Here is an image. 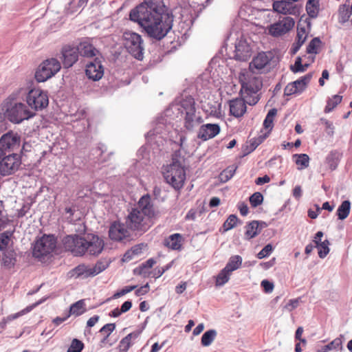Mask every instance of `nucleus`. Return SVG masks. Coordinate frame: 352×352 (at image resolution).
<instances>
[{"label": "nucleus", "instance_id": "obj_38", "mask_svg": "<svg viewBox=\"0 0 352 352\" xmlns=\"http://www.w3.org/2000/svg\"><path fill=\"white\" fill-rule=\"evenodd\" d=\"M217 336V331L214 329H210L206 331L201 337V344L204 346H210L214 340Z\"/></svg>", "mask_w": 352, "mask_h": 352}, {"label": "nucleus", "instance_id": "obj_49", "mask_svg": "<svg viewBox=\"0 0 352 352\" xmlns=\"http://www.w3.org/2000/svg\"><path fill=\"white\" fill-rule=\"evenodd\" d=\"M329 241L326 239L320 243H317L316 248L318 250V256L320 258H324L329 252Z\"/></svg>", "mask_w": 352, "mask_h": 352}, {"label": "nucleus", "instance_id": "obj_8", "mask_svg": "<svg viewBox=\"0 0 352 352\" xmlns=\"http://www.w3.org/2000/svg\"><path fill=\"white\" fill-rule=\"evenodd\" d=\"M262 80L258 78H253L248 82L242 84L241 94L245 98L247 104L254 105L258 101L257 93L262 88Z\"/></svg>", "mask_w": 352, "mask_h": 352}, {"label": "nucleus", "instance_id": "obj_3", "mask_svg": "<svg viewBox=\"0 0 352 352\" xmlns=\"http://www.w3.org/2000/svg\"><path fill=\"white\" fill-rule=\"evenodd\" d=\"M181 112L184 115V125L186 130L193 131L202 122L203 118L199 113H196L195 101L192 96H186L181 102Z\"/></svg>", "mask_w": 352, "mask_h": 352}, {"label": "nucleus", "instance_id": "obj_39", "mask_svg": "<svg viewBox=\"0 0 352 352\" xmlns=\"http://www.w3.org/2000/svg\"><path fill=\"white\" fill-rule=\"evenodd\" d=\"M276 113H277L276 109H274V108L271 109L268 111V113L264 120L263 126L265 129L268 130V133H270L273 129V126H274L273 120H274V118L275 117V116L276 115Z\"/></svg>", "mask_w": 352, "mask_h": 352}, {"label": "nucleus", "instance_id": "obj_12", "mask_svg": "<svg viewBox=\"0 0 352 352\" xmlns=\"http://www.w3.org/2000/svg\"><path fill=\"white\" fill-rule=\"evenodd\" d=\"M85 238L77 234L67 235L63 240V246L66 250L71 252L74 256L85 255Z\"/></svg>", "mask_w": 352, "mask_h": 352}, {"label": "nucleus", "instance_id": "obj_22", "mask_svg": "<svg viewBox=\"0 0 352 352\" xmlns=\"http://www.w3.org/2000/svg\"><path fill=\"white\" fill-rule=\"evenodd\" d=\"M220 132V126L217 124H206L202 125L197 137L204 141L215 137Z\"/></svg>", "mask_w": 352, "mask_h": 352}, {"label": "nucleus", "instance_id": "obj_4", "mask_svg": "<svg viewBox=\"0 0 352 352\" xmlns=\"http://www.w3.org/2000/svg\"><path fill=\"white\" fill-rule=\"evenodd\" d=\"M5 117L11 122L19 124L25 120H28L35 113L29 110L28 107L22 102H6L3 106Z\"/></svg>", "mask_w": 352, "mask_h": 352}, {"label": "nucleus", "instance_id": "obj_17", "mask_svg": "<svg viewBox=\"0 0 352 352\" xmlns=\"http://www.w3.org/2000/svg\"><path fill=\"white\" fill-rule=\"evenodd\" d=\"M272 8L275 12L285 15H298L300 13V7L297 4L286 0L274 1Z\"/></svg>", "mask_w": 352, "mask_h": 352}, {"label": "nucleus", "instance_id": "obj_59", "mask_svg": "<svg viewBox=\"0 0 352 352\" xmlns=\"http://www.w3.org/2000/svg\"><path fill=\"white\" fill-rule=\"evenodd\" d=\"M299 93L297 90L296 87H295L292 82L289 83L285 88L284 94L285 96H291L294 94Z\"/></svg>", "mask_w": 352, "mask_h": 352}, {"label": "nucleus", "instance_id": "obj_5", "mask_svg": "<svg viewBox=\"0 0 352 352\" xmlns=\"http://www.w3.org/2000/svg\"><path fill=\"white\" fill-rule=\"evenodd\" d=\"M122 39L126 52L134 58L142 60L144 54V43L142 36L135 32L126 30L123 32Z\"/></svg>", "mask_w": 352, "mask_h": 352}, {"label": "nucleus", "instance_id": "obj_52", "mask_svg": "<svg viewBox=\"0 0 352 352\" xmlns=\"http://www.w3.org/2000/svg\"><path fill=\"white\" fill-rule=\"evenodd\" d=\"M250 202L253 208L261 205L263 201V196L259 192H256L250 197Z\"/></svg>", "mask_w": 352, "mask_h": 352}, {"label": "nucleus", "instance_id": "obj_26", "mask_svg": "<svg viewBox=\"0 0 352 352\" xmlns=\"http://www.w3.org/2000/svg\"><path fill=\"white\" fill-rule=\"evenodd\" d=\"M182 236L179 233L170 235L164 241V245L173 250H180L182 247Z\"/></svg>", "mask_w": 352, "mask_h": 352}, {"label": "nucleus", "instance_id": "obj_64", "mask_svg": "<svg viewBox=\"0 0 352 352\" xmlns=\"http://www.w3.org/2000/svg\"><path fill=\"white\" fill-rule=\"evenodd\" d=\"M270 177L268 175H265L263 177H258L255 180V183H256V185H263V184H264L265 183L270 182Z\"/></svg>", "mask_w": 352, "mask_h": 352}, {"label": "nucleus", "instance_id": "obj_30", "mask_svg": "<svg viewBox=\"0 0 352 352\" xmlns=\"http://www.w3.org/2000/svg\"><path fill=\"white\" fill-rule=\"evenodd\" d=\"M351 210V202L349 200H345L341 203L338 206L336 214L338 219L344 220L349 214Z\"/></svg>", "mask_w": 352, "mask_h": 352}, {"label": "nucleus", "instance_id": "obj_40", "mask_svg": "<svg viewBox=\"0 0 352 352\" xmlns=\"http://www.w3.org/2000/svg\"><path fill=\"white\" fill-rule=\"evenodd\" d=\"M116 324L114 323H108L104 325L99 331V333L103 335L100 342L104 344L107 342L109 336L115 330Z\"/></svg>", "mask_w": 352, "mask_h": 352}, {"label": "nucleus", "instance_id": "obj_48", "mask_svg": "<svg viewBox=\"0 0 352 352\" xmlns=\"http://www.w3.org/2000/svg\"><path fill=\"white\" fill-rule=\"evenodd\" d=\"M10 223V219L4 208L3 201L0 200V230L4 229Z\"/></svg>", "mask_w": 352, "mask_h": 352}, {"label": "nucleus", "instance_id": "obj_41", "mask_svg": "<svg viewBox=\"0 0 352 352\" xmlns=\"http://www.w3.org/2000/svg\"><path fill=\"white\" fill-rule=\"evenodd\" d=\"M343 336H340L338 338H335L328 344L324 345L326 350L327 351H342L343 349V341H342Z\"/></svg>", "mask_w": 352, "mask_h": 352}, {"label": "nucleus", "instance_id": "obj_20", "mask_svg": "<svg viewBox=\"0 0 352 352\" xmlns=\"http://www.w3.org/2000/svg\"><path fill=\"white\" fill-rule=\"evenodd\" d=\"M272 59L271 53L260 52L255 56L250 63V69L252 72L262 73Z\"/></svg>", "mask_w": 352, "mask_h": 352}, {"label": "nucleus", "instance_id": "obj_33", "mask_svg": "<svg viewBox=\"0 0 352 352\" xmlns=\"http://www.w3.org/2000/svg\"><path fill=\"white\" fill-rule=\"evenodd\" d=\"M340 154L336 151H331L326 157V163L331 170H335L340 162Z\"/></svg>", "mask_w": 352, "mask_h": 352}, {"label": "nucleus", "instance_id": "obj_31", "mask_svg": "<svg viewBox=\"0 0 352 352\" xmlns=\"http://www.w3.org/2000/svg\"><path fill=\"white\" fill-rule=\"evenodd\" d=\"M139 336V333L133 332L128 334L126 336L123 338L119 344L120 352H127L131 346V340L132 338H137Z\"/></svg>", "mask_w": 352, "mask_h": 352}, {"label": "nucleus", "instance_id": "obj_53", "mask_svg": "<svg viewBox=\"0 0 352 352\" xmlns=\"http://www.w3.org/2000/svg\"><path fill=\"white\" fill-rule=\"evenodd\" d=\"M238 220L235 214H230L223 225L224 230L228 231L232 229L236 225Z\"/></svg>", "mask_w": 352, "mask_h": 352}, {"label": "nucleus", "instance_id": "obj_60", "mask_svg": "<svg viewBox=\"0 0 352 352\" xmlns=\"http://www.w3.org/2000/svg\"><path fill=\"white\" fill-rule=\"evenodd\" d=\"M299 304V300L298 299H291L289 300V302L285 305V309H287L289 311H292L293 309H296Z\"/></svg>", "mask_w": 352, "mask_h": 352}, {"label": "nucleus", "instance_id": "obj_9", "mask_svg": "<svg viewBox=\"0 0 352 352\" xmlns=\"http://www.w3.org/2000/svg\"><path fill=\"white\" fill-rule=\"evenodd\" d=\"M56 246V239L54 235H43L38 239L33 248V256L41 258L51 254Z\"/></svg>", "mask_w": 352, "mask_h": 352}, {"label": "nucleus", "instance_id": "obj_2", "mask_svg": "<svg viewBox=\"0 0 352 352\" xmlns=\"http://www.w3.org/2000/svg\"><path fill=\"white\" fill-rule=\"evenodd\" d=\"M138 205V208H132L126 217L125 223L129 230L145 232L151 227V219L156 214L148 195L142 196Z\"/></svg>", "mask_w": 352, "mask_h": 352}, {"label": "nucleus", "instance_id": "obj_25", "mask_svg": "<svg viewBox=\"0 0 352 352\" xmlns=\"http://www.w3.org/2000/svg\"><path fill=\"white\" fill-rule=\"evenodd\" d=\"M3 253V264L7 268L13 267L17 260H16V252L12 248H8L3 251H1Z\"/></svg>", "mask_w": 352, "mask_h": 352}, {"label": "nucleus", "instance_id": "obj_62", "mask_svg": "<svg viewBox=\"0 0 352 352\" xmlns=\"http://www.w3.org/2000/svg\"><path fill=\"white\" fill-rule=\"evenodd\" d=\"M149 290V285L148 283L144 285V286H142L141 287L138 288L135 290V295L137 296H142L146 294Z\"/></svg>", "mask_w": 352, "mask_h": 352}, {"label": "nucleus", "instance_id": "obj_29", "mask_svg": "<svg viewBox=\"0 0 352 352\" xmlns=\"http://www.w3.org/2000/svg\"><path fill=\"white\" fill-rule=\"evenodd\" d=\"M319 0H308L306 3V11L310 18L315 19L319 12Z\"/></svg>", "mask_w": 352, "mask_h": 352}, {"label": "nucleus", "instance_id": "obj_18", "mask_svg": "<svg viewBox=\"0 0 352 352\" xmlns=\"http://www.w3.org/2000/svg\"><path fill=\"white\" fill-rule=\"evenodd\" d=\"M129 230L126 223H122L120 221H114L109 228V235L111 239L120 241L129 237L130 232Z\"/></svg>", "mask_w": 352, "mask_h": 352}, {"label": "nucleus", "instance_id": "obj_32", "mask_svg": "<svg viewBox=\"0 0 352 352\" xmlns=\"http://www.w3.org/2000/svg\"><path fill=\"white\" fill-rule=\"evenodd\" d=\"M245 236L248 239H252L258 235L260 232L259 221H252L249 223L246 226Z\"/></svg>", "mask_w": 352, "mask_h": 352}, {"label": "nucleus", "instance_id": "obj_15", "mask_svg": "<svg viewBox=\"0 0 352 352\" xmlns=\"http://www.w3.org/2000/svg\"><path fill=\"white\" fill-rule=\"evenodd\" d=\"M295 21L290 16H285L283 20L272 24L269 28L270 34L275 37L286 34L294 26Z\"/></svg>", "mask_w": 352, "mask_h": 352}, {"label": "nucleus", "instance_id": "obj_63", "mask_svg": "<svg viewBox=\"0 0 352 352\" xmlns=\"http://www.w3.org/2000/svg\"><path fill=\"white\" fill-rule=\"evenodd\" d=\"M238 208L240 211V213L242 216H246L248 213L249 208L248 205L243 202H240L238 205Z\"/></svg>", "mask_w": 352, "mask_h": 352}, {"label": "nucleus", "instance_id": "obj_21", "mask_svg": "<svg viewBox=\"0 0 352 352\" xmlns=\"http://www.w3.org/2000/svg\"><path fill=\"white\" fill-rule=\"evenodd\" d=\"M235 55L236 60L246 61L252 54V50L245 39L240 38L235 43Z\"/></svg>", "mask_w": 352, "mask_h": 352}, {"label": "nucleus", "instance_id": "obj_47", "mask_svg": "<svg viewBox=\"0 0 352 352\" xmlns=\"http://www.w3.org/2000/svg\"><path fill=\"white\" fill-rule=\"evenodd\" d=\"M155 261L153 258H149L144 263H142L138 267L134 270V273L136 274H145L146 273V270L151 269L154 264Z\"/></svg>", "mask_w": 352, "mask_h": 352}, {"label": "nucleus", "instance_id": "obj_51", "mask_svg": "<svg viewBox=\"0 0 352 352\" xmlns=\"http://www.w3.org/2000/svg\"><path fill=\"white\" fill-rule=\"evenodd\" d=\"M84 348V344L82 341L77 338L72 340L67 352H81Z\"/></svg>", "mask_w": 352, "mask_h": 352}, {"label": "nucleus", "instance_id": "obj_11", "mask_svg": "<svg viewBox=\"0 0 352 352\" xmlns=\"http://www.w3.org/2000/svg\"><path fill=\"white\" fill-rule=\"evenodd\" d=\"M26 102L28 106L35 111L45 108L49 104L47 93L40 89H32L29 91Z\"/></svg>", "mask_w": 352, "mask_h": 352}, {"label": "nucleus", "instance_id": "obj_7", "mask_svg": "<svg viewBox=\"0 0 352 352\" xmlns=\"http://www.w3.org/2000/svg\"><path fill=\"white\" fill-rule=\"evenodd\" d=\"M21 164V157L18 154H6L0 149V173L3 176L14 173Z\"/></svg>", "mask_w": 352, "mask_h": 352}, {"label": "nucleus", "instance_id": "obj_36", "mask_svg": "<svg viewBox=\"0 0 352 352\" xmlns=\"http://www.w3.org/2000/svg\"><path fill=\"white\" fill-rule=\"evenodd\" d=\"M85 311V300H80L70 306L69 314L80 316Z\"/></svg>", "mask_w": 352, "mask_h": 352}, {"label": "nucleus", "instance_id": "obj_45", "mask_svg": "<svg viewBox=\"0 0 352 352\" xmlns=\"http://www.w3.org/2000/svg\"><path fill=\"white\" fill-rule=\"evenodd\" d=\"M342 96L340 95H334L332 98H329L327 102V105L324 108L325 113H329L341 102Z\"/></svg>", "mask_w": 352, "mask_h": 352}, {"label": "nucleus", "instance_id": "obj_19", "mask_svg": "<svg viewBox=\"0 0 352 352\" xmlns=\"http://www.w3.org/2000/svg\"><path fill=\"white\" fill-rule=\"evenodd\" d=\"M85 73L87 76L94 81L99 80L104 74V68L99 57L94 58L86 65Z\"/></svg>", "mask_w": 352, "mask_h": 352}, {"label": "nucleus", "instance_id": "obj_35", "mask_svg": "<svg viewBox=\"0 0 352 352\" xmlns=\"http://www.w3.org/2000/svg\"><path fill=\"white\" fill-rule=\"evenodd\" d=\"M110 264V261L107 259H101L98 261L94 266L91 267V272L89 274H91L92 276H95L103 272L106 270Z\"/></svg>", "mask_w": 352, "mask_h": 352}, {"label": "nucleus", "instance_id": "obj_10", "mask_svg": "<svg viewBox=\"0 0 352 352\" xmlns=\"http://www.w3.org/2000/svg\"><path fill=\"white\" fill-rule=\"evenodd\" d=\"M60 68V63L56 58L47 59L39 66L35 78L38 82H45L59 72Z\"/></svg>", "mask_w": 352, "mask_h": 352}, {"label": "nucleus", "instance_id": "obj_46", "mask_svg": "<svg viewBox=\"0 0 352 352\" xmlns=\"http://www.w3.org/2000/svg\"><path fill=\"white\" fill-rule=\"evenodd\" d=\"M12 233L8 231H6L0 234V250L3 251L11 247H9L10 241V237Z\"/></svg>", "mask_w": 352, "mask_h": 352}, {"label": "nucleus", "instance_id": "obj_42", "mask_svg": "<svg viewBox=\"0 0 352 352\" xmlns=\"http://www.w3.org/2000/svg\"><path fill=\"white\" fill-rule=\"evenodd\" d=\"M242 258L239 255L232 256L230 258L229 261L226 265V267L230 270V272H233L237 270L241 265Z\"/></svg>", "mask_w": 352, "mask_h": 352}, {"label": "nucleus", "instance_id": "obj_24", "mask_svg": "<svg viewBox=\"0 0 352 352\" xmlns=\"http://www.w3.org/2000/svg\"><path fill=\"white\" fill-rule=\"evenodd\" d=\"M78 54L85 58L98 57L100 52L88 41H82L76 46Z\"/></svg>", "mask_w": 352, "mask_h": 352}, {"label": "nucleus", "instance_id": "obj_6", "mask_svg": "<svg viewBox=\"0 0 352 352\" xmlns=\"http://www.w3.org/2000/svg\"><path fill=\"white\" fill-rule=\"evenodd\" d=\"M164 177L166 182L174 189L180 190L184 184L186 173L182 163L173 158V162L164 173Z\"/></svg>", "mask_w": 352, "mask_h": 352}, {"label": "nucleus", "instance_id": "obj_23", "mask_svg": "<svg viewBox=\"0 0 352 352\" xmlns=\"http://www.w3.org/2000/svg\"><path fill=\"white\" fill-rule=\"evenodd\" d=\"M245 98H235L230 100V114L236 118H240L246 112Z\"/></svg>", "mask_w": 352, "mask_h": 352}, {"label": "nucleus", "instance_id": "obj_57", "mask_svg": "<svg viewBox=\"0 0 352 352\" xmlns=\"http://www.w3.org/2000/svg\"><path fill=\"white\" fill-rule=\"evenodd\" d=\"M236 170V166L228 167L226 169H225L224 170H223L221 173V174L219 175L220 179H223V177H224V175H226V173H227L228 175L226 176V179H231L233 177V175H234Z\"/></svg>", "mask_w": 352, "mask_h": 352}, {"label": "nucleus", "instance_id": "obj_37", "mask_svg": "<svg viewBox=\"0 0 352 352\" xmlns=\"http://www.w3.org/2000/svg\"><path fill=\"white\" fill-rule=\"evenodd\" d=\"M339 22L344 23L349 20V18L352 14V11L349 9V6L346 4H343L339 8Z\"/></svg>", "mask_w": 352, "mask_h": 352}, {"label": "nucleus", "instance_id": "obj_55", "mask_svg": "<svg viewBox=\"0 0 352 352\" xmlns=\"http://www.w3.org/2000/svg\"><path fill=\"white\" fill-rule=\"evenodd\" d=\"M273 251V246L271 244L266 245L258 254L257 257L262 259L268 256Z\"/></svg>", "mask_w": 352, "mask_h": 352}, {"label": "nucleus", "instance_id": "obj_50", "mask_svg": "<svg viewBox=\"0 0 352 352\" xmlns=\"http://www.w3.org/2000/svg\"><path fill=\"white\" fill-rule=\"evenodd\" d=\"M321 41L318 37L314 38L307 47V52L308 54H317V49L320 46Z\"/></svg>", "mask_w": 352, "mask_h": 352}, {"label": "nucleus", "instance_id": "obj_13", "mask_svg": "<svg viewBox=\"0 0 352 352\" xmlns=\"http://www.w3.org/2000/svg\"><path fill=\"white\" fill-rule=\"evenodd\" d=\"M85 254L98 256L104 249V243L98 236L89 234L85 238Z\"/></svg>", "mask_w": 352, "mask_h": 352}, {"label": "nucleus", "instance_id": "obj_16", "mask_svg": "<svg viewBox=\"0 0 352 352\" xmlns=\"http://www.w3.org/2000/svg\"><path fill=\"white\" fill-rule=\"evenodd\" d=\"M20 144V138L16 133L12 131L4 134L0 139V149L4 153H11L10 152L15 148H19Z\"/></svg>", "mask_w": 352, "mask_h": 352}, {"label": "nucleus", "instance_id": "obj_1", "mask_svg": "<svg viewBox=\"0 0 352 352\" xmlns=\"http://www.w3.org/2000/svg\"><path fill=\"white\" fill-rule=\"evenodd\" d=\"M129 19L143 28L149 37L158 41L171 30L173 22V15L163 0H144L130 12Z\"/></svg>", "mask_w": 352, "mask_h": 352}, {"label": "nucleus", "instance_id": "obj_56", "mask_svg": "<svg viewBox=\"0 0 352 352\" xmlns=\"http://www.w3.org/2000/svg\"><path fill=\"white\" fill-rule=\"evenodd\" d=\"M290 69L294 73L305 72V68H303L302 64V59L300 56H298L296 58L294 65L290 66Z\"/></svg>", "mask_w": 352, "mask_h": 352}, {"label": "nucleus", "instance_id": "obj_28", "mask_svg": "<svg viewBox=\"0 0 352 352\" xmlns=\"http://www.w3.org/2000/svg\"><path fill=\"white\" fill-rule=\"evenodd\" d=\"M307 39V34L305 28H299L297 30L296 41L293 44L291 49V53L295 54L304 44Z\"/></svg>", "mask_w": 352, "mask_h": 352}, {"label": "nucleus", "instance_id": "obj_54", "mask_svg": "<svg viewBox=\"0 0 352 352\" xmlns=\"http://www.w3.org/2000/svg\"><path fill=\"white\" fill-rule=\"evenodd\" d=\"M320 122L325 126V131L329 136H333L334 134V126L333 123L324 118L320 119Z\"/></svg>", "mask_w": 352, "mask_h": 352}, {"label": "nucleus", "instance_id": "obj_34", "mask_svg": "<svg viewBox=\"0 0 352 352\" xmlns=\"http://www.w3.org/2000/svg\"><path fill=\"white\" fill-rule=\"evenodd\" d=\"M312 76V73H308L304 76L300 77L299 79L292 82V84L296 87L299 93L302 92L306 88L307 84L310 82Z\"/></svg>", "mask_w": 352, "mask_h": 352}, {"label": "nucleus", "instance_id": "obj_44", "mask_svg": "<svg viewBox=\"0 0 352 352\" xmlns=\"http://www.w3.org/2000/svg\"><path fill=\"white\" fill-rule=\"evenodd\" d=\"M293 157H297L296 160V164L298 166H300L298 169L302 170L309 166V157L307 154H295L293 155Z\"/></svg>", "mask_w": 352, "mask_h": 352}, {"label": "nucleus", "instance_id": "obj_58", "mask_svg": "<svg viewBox=\"0 0 352 352\" xmlns=\"http://www.w3.org/2000/svg\"><path fill=\"white\" fill-rule=\"evenodd\" d=\"M136 287H137L136 285L124 287L120 291H119V292H116V294H114L113 298H119L120 296H124V295L131 292V291L134 290Z\"/></svg>", "mask_w": 352, "mask_h": 352}, {"label": "nucleus", "instance_id": "obj_43", "mask_svg": "<svg viewBox=\"0 0 352 352\" xmlns=\"http://www.w3.org/2000/svg\"><path fill=\"white\" fill-rule=\"evenodd\" d=\"M230 273L231 272H230V270L226 267L221 270L217 276L216 285L222 286L226 284L230 279Z\"/></svg>", "mask_w": 352, "mask_h": 352}, {"label": "nucleus", "instance_id": "obj_27", "mask_svg": "<svg viewBox=\"0 0 352 352\" xmlns=\"http://www.w3.org/2000/svg\"><path fill=\"white\" fill-rule=\"evenodd\" d=\"M91 272V267L82 264L79 265L71 271V277L86 278L88 277H93L89 273Z\"/></svg>", "mask_w": 352, "mask_h": 352}, {"label": "nucleus", "instance_id": "obj_14", "mask_svg": "<svg viewBox=\"0 0 352 352\" xmlns=\"http://www.w3.org/2000/svg\"><path fill=\"white\" fill-rule=\"evenodd\" d=\"M60 54V58L65 68L72 67L78 60V51L74 45H64L61 49Z\"/></svg>", "mask_w": 352, "mask_h": 352}, {"label": "nucleus", "instance_id": "obj_61", "mask_svg": "<svg viewBox=\"0 0 352 352\" xmlns=\"http://www.w3.org/2000/svg\"><path fill=\"white\" fill-rule=\"evenodd\" d=\"M261 286L263 287L265 292H271L274 289V284L267 280H263L261 282Z\"/></svg>", "mask_w": 352, "mask_h": 352}]
</instances>
